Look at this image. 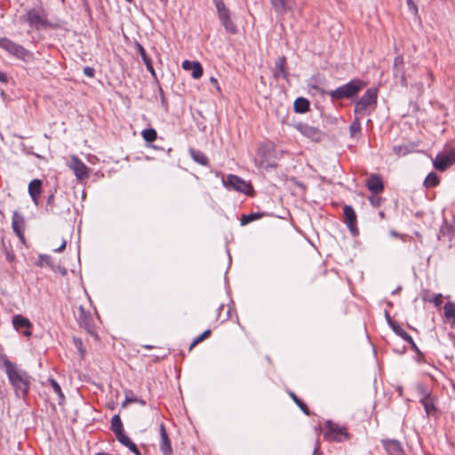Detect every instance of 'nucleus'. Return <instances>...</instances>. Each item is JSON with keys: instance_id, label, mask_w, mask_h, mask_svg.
<instances>
[{"instance_id": "8", "label": "nucleus", "mask_w": 455, "mask_h": 455, "mask_svg": "<svg viewBox=\"0 0 455 455\" xmlns=\"http://www.w3.org/2000/svg\"><path fill=\"white\" fill-rule=\"evenodd\" d=\"M223 184L228 188L235 189L246 195H249L252 191V187L249 182L233 174L228 175V177L223 180Z\"/></svg>"}, {"instance_id": "27", "label": "nucleus", "mask_w": 455, "mask_h": 455, "mask_svg": "<svg viewBox=\"0 0 455 455\" xmlns=\"http://www.w3.org/2000/svg\"><path fill=\"white\" fill-rule=\"evenodd\" d=\"M189 153L195 162L198 163L201 165L208 164V159L203 152L194 149V148H191L189 150Z\"/></svg>"}, {"instance_id": "59", "label": "nucleus", "mask_w": 455, "mask_h": 455, "mask_svg": "<svg viewBox=\"0 0 455 455\" xmlns=\"http://www.w3.org/2000/svg\"><path fill=\"white\" fill-rule=\"evenodd\" d=\"M126 1L129 2V3L132 2V0H126Z\"/></svg>"}, {"instance_id": "18", "label": "nucleus", "mask_w": 455, "mask_h": 455, "mask_svg": "<svg viewBox=\"0 0 455 455\" xmlns=\"http://www.w3.org/2000/svg\"><path fill=\"white\" fill-rule=\"evenodd\" d=\"M182 68L191 71V76L195 79H198L203 76V68L198 61L184 60L182 62Z\"/></svg>"}, {"instance_id": "55", "label": "nucleus", "mask_w": 455, "mask_h": 455, "mask_svg": "<svg viewBox=\"0 0 455 455\" xmlns=\"http://www.w3.org/2000/svg\"><path fill=\"white\" fill-rule=\"evenodd\" d=\"M390 235H391L392 236H394V237L398 236V234H397L396 232H395V231H390Z\"/></svg>"}, {"instance_id": "12", "label": "nucleus", "mask_w": 455, "mask_h": 455, "mask_svg": "<svg viewBox=\"0 0 455 455\" xmlns=\"http://www.w3.org/2000/svg\"><path fill=\"white\" fill-rule=\"evenodd\" d=\"M68 165L79 180L88 178L89 169L77 156H72Z\"/></svg>"}, {"instance_id": "24", "label": "nucleus", "mask_w": 455, "mask_h": 455, "mask_svg": "<svg viewBox=\"0 0 455 455\" xmlns=\"http://www.w3.org/2000/svg\"><path fill=\"white\" fill-rule=\"evenodd\" d=\"M286 60L283 56L279 57L275 65L274 76L275 78L283 77L287 78V72L285 70Z\"/></svg>"}, {"instance_id": "17", "label": "nucleus", "mask_w": 455, "mask_h": 455, "mask_svg": "<svg viewBox=\"0 0 455 455\" xmlns=\"http://www.w3.org/2000/svg\"><path fill=\"white\" fill-rule=\"evenodd\" d=\"M160 450L164 455H172V449L164 425H160Z\"/></svg>"}, {"instance_id": "22", "label": "nucleus", "mask_w": 455, "mask_h": 455, "mask_svg": "<svg viewBox=\"0 0 455 455\" xmlns=\"http://www.w3.org/2000/svg\"><path fill=\"white\" fill-rule=\"evenodd\" d=\"M382 443L390 455H401L403 453L401 443L396 440H383Z\"/></svg>"}, {"instance_id": "50", "label": "nucleus", "mask_w": 455, "mask_h": 455, "mask_svg": "<svg viewBox=\"0 0 455 455\" xmlns=\"http://www.w3.org/2000/svg\"><path fill=\"white\" fill-rule=\"evenodd\" d=\"M370 201L373 206H379L380 204V198L379 197H370Z\"/></svg>"}, {"instance_id": "4", "label": "nucleus", "mask_w": 455, "mask_h": 455, "mask_svg": "<svg viewBox=\"0 0 455 455\" xmlns=\"http://www.w3.org/2000/svg\"><path fill=\"white\" fill-rule=\"evenodd\" d=\"M365 86V84L360 80H353L336 90L329 92V95L334 100H340L350 98L356 94L361 89Z\"/></svg>"}, {"instance_id": "44", "label": "nucleus", "mask_w": 455, "mask_h": 455, "mask_svg": "<svg viewBox=\"0 0 455 455\" xmlns=\"http://www.w3.org/2000/svg\"><path fill=\"white\" fill-rule=\"evenodd\" d=\"M74 344L75 346L78 348L81 355L83 356L84 355V349H83V343H82V340L80 339H74Z\"/></svg>"}, {"instance_id": "29", "label": "nucleus", "mask_w": 455, "mask_h": 455, "mask_svg": "<svg viewBox=\"0 0 455 455\" xmlns=\"http://www.w3.org/2000/svg\"><path fill=\"white\" fill-rule=\"evenodd\" d=\"M78 310H79V315L77 317H78V321H79L80 324L82 326H84V328H86L90 331L92 319L90 318V316H88L85 314L83 307H79Z\"/></svg>"}, {"instance_id": "36", "label": "nucleus", "mask_w": 455, "mask_h": 455, "mask_svg": "<svg viewBox=\"0 0 455 455\" xmlns=\"http://www.w3.org/2000/svg\"><path fill=\"white\" fill-rule=\"evenodd\" d=\"M393 151L396 156H406L412 152V148L409 145H399L393 147Z\"/></svg>"}, {"instance_id": "28", "label": "nucleus", "mask_w": 455, "mask_h": 455, "mask_svg": "<svg viewBox=\"0 0 455 455\" xmlns=\"http://www.w3.org/2000/svg\"><path fill=\"white\" fill-rule=\"evenodd\" d=\"M309 108V102L307 99L298 98L294 101V110L298 113H305Z\"/></svg>"}, {"instance_id": "25", "label": "nucleus", "mask_w": 455, "mask_h": 455, "mask_svg": "<svg viewBox=\"0 0 455 455\" xmlns=\"http://www.w3.org/2000/svg\"><path fill=\"white\" fill-rule=\"evenodd\" d=\"M135 48L137 49L138 52L140 53V55L141 56L142 58V60L144 62V64L146 65L147 67V69L153 75L155 76V70H154V68H153V65H152V61L151 60L149 59V57L147 55L146 52H145V49L143 48V46L140 44V43H136L135 44Z\"/></svg>"}, {"instance_id": "13", "label": "nucleus", "mask_w": 455, "mask_h": 455, "mask_svg": "<svg viewBox=\"0 0 455 455\" xmlns=\"http://www.w3.org/2000/svg\"><path fill=\"white\" fill-rule=\"evenodd\" d=\"M294 128L299 131L303 136L311 139L312 140L318 141L322 138V132L315 127L310 126L307 124L298 123L294 124Z\"/></svg>"}, {"instance_id": "53", "label": "nucleus", "mask_w": 455, "mask_h": 455, "mask_svg": "<svg viewBox=\"0 0 455 455\" xmlns=\"http://www.w3.org/2000/svg\"><path fill=\"white\" fill-rule=\"evenodd\" d=\"M0 82L7 83V76L0 71Z\"/></svg>"}, {"instance_id": "21", "label": "nucleus", "mask_w": 455, "mask_h": 455, "mask_svg": "<svg viewBox=\"0 0 455 455\" xmlns=\"http://www.w3.org/2000/svg\"><path fill=\"white\" fill-rule=\"evenodd\" d=\"M42 181L40 180H33L28 185V193L33 202L37 204L41 194Z\"/></svg>"}, {"instance_id": "31", "label": "nucleus", "mask_w": 455, "mask_h": 455, "mask_svg": "<svg viewBox=\"0 0 455 455\" xmlns=\"http://www.w3.org/2000/svg\"><path fill=\"white\" fill-rule=\"evenodd\" d=\"M132 403H140V405H145L144 400L138 398V397H134L132 391H126L125 392V399L122 403V407L124 408Z\"/></svg>"}, {"instance_id": "47", "label": "nucleus", "mask_w": 455, "mask_h": 455, "mask_svg": "<svg viewBox=\"0 0 455 455\" xmlns=\"http://www.w3.org/2000/svg\"><path fill=\"white\" fill-rule=\"evenodd\" d=\"M432 301L434 302V304L436 306V307H440L443 303V295L442 294H437L435 295Z\"/></svg>"}, {"instance_id": "43", "label": "nucleus", "mask_w": 455, "mask_h": 455, "mask_svg": "<svg viewBox=\"0 0 455 455\" xmlns=\"http://www.w3.org/2000/svg\"><path fill=\"white\" fill-rule=\"evenodd\" d=\"M406 3H407L410 12H411L414 14H417L418 7H417L416 4L413 2V0H407Z\"/></svg>"}, {"instance_id": "9", "label": "nucleus", "mask_w": 455, "mask_h": 455, "mask_svg": "<svg viewBox=\"0 0 455 455\" xmlns=\"http://www.w3.org/2000/svg\"><path fill=\"white\" fill-rule=\"evenodd\" d=\"M0 47L20 60H25L28 55V52L23 46L5 37L0 38Z\"/></svg>"}, {"instance_id": "2", "label": "nucleus", "mask_w": 455, "mask_h": 455, "mask_svg": "<svg viewBox=\"0 0 455 455\" xmlns=\"http://www.w3.org/2000/svg\"><path fill=\"white\" fill-rule=\"evenodd\" d=\"M378 91L375 88H370L365 92L362 98L355 102V116H363L366 113L375 108L377 102Z\"/></svg>"}, {"instance_id": "46", "label": "nucleus", "mask_w": 455, "mask_h": 455, "mask_svg": "<svg viewBox=\"0 0 455 455\" xmlns=\"http://www.w3.org/2000/svg\"><path fill=\"white\" fill-rule=\"evenodd\" d=\"M125 446L127 448H129L133 453H135L136 455H140L136 444L132 442H131L130 443H125Z\"/></svg>"}, {"instance_id": "15", "label": "nucleus", "mask_w": 455, "mask_h": 455, "mask_svg": "<svg viewBox=\"0 0 455 455\" xmlns=\"http://www.w3.org/2000/svg\"><path fill=\"white\" fill-rule=\"evenodd\" d=\"M24 226H25V220L23 216L19 213L18 212H14L12 214V227L13 231L16 233L20 240L24 243L25 237H24Z\"/></svg>"}, {"instance_id": "39", "label": "nucleus", "mask_w": 455, "mask_h": 455, "mask_svg": "<svg viewBox=\"0 0 455 455\" xmlns=\"http://www.w3.org/2000/svg\"><path fill=\"white\" fill-rule=\"evenodd\" d=\"M290 395L291 397L292 398V400L296 403V404L307 414V415H309V411H308V409H307V406L301 401L299 400L297 395L293 393H290Z\"/></svg>"}, {"instance_id": "37", "label": "nucleus", "mask_w": 455, "mask_h": 455, "mask_svg": "<svg viewBox=\"0 0 455 455\" xmlns=\"http://www.w3.org/2000/svg\"><path fill=\"white\" fill-rule=\"evenodd\" d=\"M48 382L51 385L52 388L53 389L54 393H56L57 395L59 396L60 400L62 401L64 399V395L58 382L53 379H49Z\"/></svg>"}, {"instance_id": "45", "label": "nucleus", "mask_w": 455, "mask_h": 455, "mask_svg": "<svg viewBox=\"0 0 455 455\" xmlns=\"http://www.w3.org/2000/svg\"><path fill=\"white\" fill-rule=\"evenodd\" d=\"M125 446L127 448H129L133 453H135L136 455H140L136 444L132 442H131L130 443H125Z\"/></svg>"}, {"instance_id": "16", "label": "nucleus", "mask_w": 455, "mask_h": 455, "mask_svg": "<svg viewBox=\"0 0 455 455\" xmlns=\"http://www.w3.org/2000/svg\"><path fill=\"white\" fill-rule=\"evenodd\" d=\"M12 325L17 331H19L20 329H25V331H23V334L26 337L31 336L32 323H30V321L28 318H26L20 315H14L12 318Z\"/></svg>"}, {"instance_id": "5", "label": "nucleus", "mask_w": 455, "mask_h": 455, "mask_svg": "<svg viewBox=\"0 0 455 455\" xmlns=\"http://www.w3.org/2000/svg\"><path fill=\"white\" fill-rule=\"evenodd\" d=\"M218 13V17L225 28L226 31L231 34H235L237 28L235 24L231 19L229 8L225 4L223 0H212Z\"/></svg>"}, {"instance_id": "35", "label": "nucleus", "mask_w": 455, "mask_h": 455, "mask_svg": "<svg viewBox=\"0 0 455 455\" xmlns=\"http://www.w3.org/2000/svg\"><path fill=\"white\" fill-rule=\"evenodd\" d=\"M440 180L438 176L435 172H430L424 180V185L427 188L436 187Z\"/></svg>"}, {"instance_id": "41", "label": "nucleus", "mask_w": 455, "mask_h": 455, "mask_svg": "<svg viewBox=\"0 0 455 455\" xmlns=\"http://www.w3.org/2000/svg\"><path fill=\"white\" fill-rule=\"evenodd\" d=\"M362 116H356L355 119L350 125V131L352 135H354L356 132L360 130V119L362 118Z\"/></svg>"}, {"instance_id": "57", "label": "nucleus", "mask_w": 455, "mask_h": 455, "mask_svg": "<svg viewBox=\"0 0 455 455\" xmlns=\"http://www.w3.org/2000/svg\"><path fill=\"white\" fill-rule=\"evenodd\" d=\"M162 3L166 4L167 0H160Z\"/></svg>"}, {"instance_id": "49", "label": "nucleus", "mask_w": 455, "mask_h": 455, "mask_svg": "<svg viewBox=\"0 0 455 455\" xmlns=\"http://www.w3.org/2000/svg\"><path fill=\"white\" fill-rule=\"evenodd\" d=\"M66 244H67V242H66V240L63 239L61 241V243L60 244V246L53 249V251H55V252L62 251L66 248Z\"/></svg>"}, {"instance_id": "32", "label": "nucleus", "mask_w": 455, "mask_h": 455, "mask_svg": "<svg viewBox=\"0 0 455 455\" xmlns=\"http://www.w3.org/2000/svg\"><path fill=\"white\" fill-rule=\"evenodd\" d=\"M111 429L115 433L116 435L124 432L123 430V423L118 415H115L111 419Z\"/></svg>"}, {"instance_id": "58", "label": "nucleus", "mask_w": 455, "mask_h": 455, "mask_svg": "<svg viewBox=\"0 0 455 455\" xmlns=\"http://www.w3.org/2000/svg\"><path fill=\"white\" fill-rule=\"evenodd\" d=\"M96 455H108L106 453H97Z\"/></svg>"}, {"instance_id": "54", "label": "nucleus", "mask_w": 455, "mask_h": 455, "mask_svg": "<svg viewBox=\"0 0 455 455\" xmlns=\"http://www.w3.org/2000/svg\"><path fill=\"white\" fill-rule=\"evenodd\" d=\"M53 201H54V196L53 195H51L49 196L48 199H47V204L48 205H52L53 204Z\"/></svg>"}, {"instance_id": "19", "label": "nucleus", "mask_w": 455, "mask_h": 455, "mask_svg": "<svg viewBox=\"0 0 455 455\" xmlns=\"http://www.w3.org/2000/svg\"><path fill=\"white\" fill-rule=\"evenodd\" d=\"M344 216L348 228L355 234L356 232V215L354 209L351 206L346 205L344 207Z\"/></svg>"}, {"instance_id": "51", "label": "nucleus", "mask_w": 455, "mask_h": 455, "mask_svg": "<svg viewBox=\"0 0 455 455\" xmlns=\"http://www.w3.org/2000/svg\"><path fill=\"white\" fill-rule=\"evenodd\" d=\"M210 82L212 84H213L215 87H216V90L220 92V87L218 84V81L215 77H211L210 78Z\"/></svg>"}, {"instance_id": "20", "label": "nucleus", "mask_w": 455, "mask_h": 455, "mask_svg": "<svg viewBox=\"0 0 455 455\" xmlns=\"http://www.w3.org/2000/svg\"><path fill=\"white\" fill-rule=\"evenodd\" d=\"M366 185L368 189L374 194H379L383 190V182L379 175L371 176Z\"/></svg>"}, {"instance_id": "1", "label": "nucleus", "mask_w": 455, "mask_h": 455, "mask_svg": "<svg viewBox=\"0 0 455 455\" xmlns=\"http://www.w3.org/2000/svg\"><path fill=\"white\" fill-rule=\"evenodd\" d=\"M4 366L16 395L25 396L30 387V378L28 373L7 359L4 360Z\"/></svg>"}, {"instance_id": "7", "label": "nucleus", "mask_w": 455, "mask_h": 455, "mask_svg": "<svg viewBox=\"0 0 455 455\" xmlns=\"http://www.w3.org/2000/svg\"><path fill=\"white\" fill-rule=\"evenodd\" d=\"M26 20L31 27L36 29L49 25L47 14L41 7L29 10L26 14Z\"/></svg>"}, {"instance_id": "26", "label": "nucleus", "mask_w": 455, "mask_h": 455, "mask_svg": "<svg viewBox=\"0 0 455 455\" xmlns=\"http://www.w3.org/2000/svg\"><path fill=\"white\" fill-rule=\"evenodd\" d=\"M444 316L447 319L448 322H450L451 324L455 323V303L453 302H447L444 305Z\"/></svg>"}, {"instance_id": "34", "label": "nucleus", "mask_w": 455, "mask_h": 455, "mask_svg": "<svg viewBox=\"0 0 455 455\" xmlns=\"http://www.w3.org/2000/svg\"><path fill=\"white\" fill-rule=\"evenodd\" d=\"M141 136L147 142H153L156 140L157 133L155 129L149 128L143 130L141 132Z\"/></svg>"}, {"instance_id": "14", "label": "nucleus", "mask_w": 455, "mask_h": 455, "mask_svg": "<svg viewBox=\"0 0 455 455\" xmlns=\"http://www.w3.org/2000/svg\"><path fill=\"white\" fill-rule=\"evenodd\" d=\"M272 7L276 13L283 15L288 12H292L296 7L294 0H269Z\"/></svg>"}, {"instance_id": "40", "label": "nucleus", "mask_w": 455, "mask_h": 455, "mask_svg": "<svg viewBox=\"0 0 455 455\" xmlns=\"http://www.w3.org/2000/svg\"><path fill=\"white\" fill-rule=\"evenodd\" d=\"M36 265L40 267L44 266H49L52 267L51 258L48 255L42 254L38 258V261Z\"/></svg>"}, {"instance_id": "30", "label": "nucleus", "mask_w": 455, "mask_h": 455, "mask_svg": "<svg viewBox=\"0 0 455 455\" xmlns=\"http://www.w3.org/2000/svg\"><path fill=\"white\" fill-rule=\"evenodd\" d=\"M391 326H392V329L394 330V331L397 335H399L403 339H404L407 342L411 343L413 347H416L414 342H413L412 338L403 328H401L396 323H393Z\"/></svg>"}, {"instance_id": "42", "label": "nucleus", "mask_w": 455, "mask_h": 455, "mask_svg": "<svg viewBox=\"0 0 455 455\" xmlns=\"http://www.w3.org/2000/svg\"><path fill=\"white\" fill-rule=\"evenodd\" d=\"M116 436V439L124 446H125V443H130L132 442L129 439V437L124 435V432H122L121 434H119Z\"/></svg>"}, {"instance_id": "11", "label": "nucleus", "mask_w": 455, "mask_h": 455, "mask_svg": "<svg viewBox=\"0 0 455 455\" xmlns=\"http://www.w3.org/2000/svg\"><path fill=\"white\" fill-rule=\"evenodd\" d=\"M420 403L424 406L427 417L434 416L436 412L435 399L423 387H419Z\"/></svg>"}, {"instance_id": "10", "label": "nucleus", "mask_w": 455, "mask_h": 455, "mask_svg": "<svg viewBox=\"0 0 455 455\" xmlns=\"http://www.w3.org/2000/svg\"><path fill=\"white\" fill-rule=\"evenodd\" d=\"M455 163V147L450 148L447 152L438 154L435 160L433 161V164L435 169L439 171H445L448 167L452 165Z\"/></svg>"}, {"instance_id": "33", "label": "nucleus", "mask_w": 455, "mask_h": 455, "mask_svg": "<svg viewBox=\"0 0 455 455\" xmlns=\"http://www.w3.org/2000/svg\"><path fill=\"white\" fill-rule=\"evenodd\" d=\"M263 213L261 212H253L247 215H243L241 218V225H247L254 220H259L262 218Z\"/></svg>"}, {"instance_id": "23", "label": "nucleus", "mask_w": 455, "mask_h": 455, "mask_svg": "<svg viewBox=\"0 0 455 455\" xmlns=\"http://www.w3.org/2000/svg\"><path fill=\"white\" fill-rule=\"evenodd\" d=\"M394 73L395 76H401L402 84L407 86V81L403 70V58L397 56L394 60Z\"/></svg>"}, {"instance_id": "38", "label": "nucleus", "mask_w": 455, "mask_h": 455, "mask_svg": "<svg viewBox=\"0 0 455 455\" xmlns=\"http://www.w3.org/2000/svg\"><path fill=\"white\" fill-rule=\"evenodd\" d=\"M211 334V330L204 331L201 335L196 337L194 341L191 343L189 347V350H192L195 346H196L199 342L203 341L206 338H208Z\"/></svg>"}, {"instance_id": "52", "label": "nucleus", "mask_w": 455, "mask_h": 455, "mask_svg": "<svg viewBox=\"0 0 455 455\" xmlns=\"http://www.w3.org/2000/svg\"><path fill=\"white\" fill-rule=\"evenodd\" d=\"M14 258H15V256H14V254H13V253L9 252V251H7V252H6V259H7L9 262H12V261L14 260Z\"/></svg>"}, {"instance_id": "6", "label": "nucleus", "mask_w": 455, "mask_h": 455, "mask_svg": "<svg viewBox=\"0 0 455 455\" xmlns=\"http://www.w3.org/2000/svg\"><path fill=\"white\" fill-rule=\"evenodd\" d=\"M324 437L328 441L344 442L349 438L347 429L331 421H327L324 430Z\"/></svg>"}, {"instance_id": "48", "label": "nucleus", "mask_w": 455, "mask_h": 455, "mask_svg": "<svg viewBox=\"0 0 455 455\" xmlns=\"http://www.w3.org/2000/svg\"><path fill=\"white\" fill-rule=\"evenodd\" d=\"M84 73L85 76L92 77L94 76V69L91 67H85L84 68Z\"/></svg>"}, {"instance_id": "3", "label": "nucleus", "mask_w": 455, "mask_h": 455, "mask_svg": "<svg viewBox=\"0 0 455 455\" xmlns=\"http://www.w3.org/2000/svg\"><path fill=\"white\" fill-rule=\"evenodd\" d=\"M274 148L269 144H262L259 147L254 162L258 168L267 170L275 166L273 160Z\"/></svg>"}, {"instance_id": "56", "label": "nucleus", "mask_w": 455, "mask_h": 455, "mask_svg": "<svg viewBox=\"0 0 455 455\" xmlns=\"http://www.w3.org/2000/svg\"><path fill=\"white\" fill-rule=\"evenodd\" d=\"M318 445L315 447L313 455H321L317 453Z\"/></svg>"}]
</instances>
